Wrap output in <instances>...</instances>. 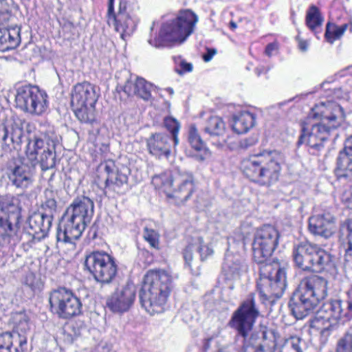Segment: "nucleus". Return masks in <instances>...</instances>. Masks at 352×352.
<instances>
[{"instance_id": "412c9836", "label": "nucleus", "mask_w": 352, "mask_h": 352, "mask_svg": "<svg viewBox=\"0 0 352 352\" xmlns=\"http://www.w3.org/2000/svg\"><path fill=\"white\" fill-rule=\"evenodd\" d=\"M149 153L156 157L168 158L173 146V140L166 133H155L152 134L146 141Z\"/></svg>"}, {"instance_id": "7c9ffc66", "label": "nucleus", "mask_w": 352, "mask_h": 352, "mask_svg": "<svg viewBox=\"0 0 352 352\" xmlns=\"http://www.w3.org/2000/svg\"><path fill=\"white\" fill-rule=\"evenodd\" d=\"M310 256L311 261L308 271L320 272L329 265L331 262V254L315 243H314L313 251Z\"/></svg>"}, {"instance_id": "052dcab7", "label": "nucleus", "mask_w": 352, "mask_h": 352, "mask_svg": "<svg viewBox=\"0 0 352 352\" xmlns=\"http://www.w3.org/2000/svg\"><path fill=\"white\" fill-rule=\"evenodd\" d=\"M10 13H0V28H3L2 27L4 26L10 21Z\"/></svg>"}, {"instance_id": "4468645a", "label": "nucleus", "mask_w": 352, "mask_h": 352, "mask_svg": "<svg viewBox=\"0 0 352 352\" xmlns=\"http://www.w3.org/2000/svg\"><path fill=\"white\" fill-rule=\"evenodd\" d=\"M253 296L254 294H251L250 298L244 301L235 311L230 322V325L236 329L239 334L243 338L248 336L258 316Z\"/></svg>"}, {"instance_id": "37998d69", "label": "nucleus", "mask_w": 352, "mask_h": 352, "mask_svg": "<svg viewBox=\"0 0 352 352\" xmlns=\"http://www.w3.org/2000/svg\"><path fill=\"white\" fill-rule=\"evenodd\" d=\"M38 156L39 157L38 163L40 164L43 170H47L55 167L56 162V149L50 151V149L47 148L46 153Z\"/></svg>"}, {"instance_id": "e2e57ef3", "label": "nucleus", "mask_w": 352, "mask_h": 352, "mask_svg": "<svg viewBox=\"0 0 352 352\" xmlns=\"http://www.w3.org/2000/svg\"><path fill=\"white\" fill-rule=\"evenodd\" d=\"M226 267H230V266L229 265V260H228V257L226 258V261L223 264V268H226Z\"/></svg>"}, {"instance_id": "0eeeda50", "label": "nucleus", "mask_w": 352, "mask_h": 352, "mask_svg": "<svg viewBox=\"0 0 352 352\" xmlns=\"http://www.w3.org/2000/svg\"><path fill=\"white\" fill-rule=\"evenodd\" d=\"M19 199L6 195L0 199V246L15 244L19 241L21 207Z\"/></svg>"}, {"instance_id": "6e6552de", "label": "nucleus", "mask_w": 352, "mask_h": 352, "mask_svg": "<svg viewBox=\"0 0 352 352\" xmlns=\"http://www.w3.org/2000/svg\"><path fill=\"white\" fill-rule=\"evenodd\" d=\"M98 96L97 87L89 82L78 83L74 87L71 105L81 122L93 124L96 121L95 104Z\"/></svg>"}, {"instance_id": "9b49d317", "label": "nucleus", "mask_w": 352, "mask_h": 352, "mask_svg": "<svg viewBox=\"0 0 352 352\" xmlns=\"http://www.w3.org/2000/svg\"><path fill=\"white\" fill-rule=\"evenodd\" d=\"M49 302L52 311L61 318H70L81 312L80 300L70 290L65 287L52 292Z\"/></svg>"}, {"instance_id": "680f3d73", "label": "nucleus", "mask_w": 352, "mask_h": 352, "mask_svg": "<svg viewBox=\"0 0 352 352\" xmlns=\"http://www.w3.org/2000/svg\"><path fill=\"white\" fill-rule=\"evenodd\" d=\"M216 54V50L214 49H208L207 54H204L203 58L204 61L208 62L210 61L212 56Z\"/></svg>"}, {"instance_id": "79ce46f5", "label": "nucleus", "mask_w": 352, "mask_h": 352, "mask_svg": "<svg viewBox=\"0 0 352 352\" xmlns=\"http://www.w3.org/2000/svg\"><path fill=\"white\" fill-rule=\"evenodd\" d=\"M340 237L347 240V248L345 249V256L347 260L352 257V220L343 223L340 229Z\"/></svg>"}, {"instance_id": "f3484780", "label": "nucleus", "mask_w": 352, "mask_h": 352, "mask_svg": "<svg viewBox=\"0 0 352 352\" xmlns=\"http://www.w3.org/2000/svg\"><path fill=\"white\" fill-rule=\"evenodd\" d=\"M58 142V140L56 135L52 131L34 137L32 140L29 141L27 145L25 151L27 160L36 165L38 163V155H43V153L47 152V148H50V151L56 149Z\"/></svg>"}, {"instance_id": "ddd939ff", "label": "nucleus", "mask_w": 352, "mask_h": 352, "mask_svg": "<svg viewBox=\"0 0 352 352\" xmlns=\"http://www.w3.org/2000/svg\"><path fill=\"white\" fill-rule=\"evenodd\" d=\"M114 0H109L107 10V23L109 26H113L115 30L120 34L122 39L125 40L130 36L135 30L136 22L127 12V2L120 0L118 11H114Z\"/></svg>"}, {"instance_id": "a211bd4d", "label": "nucleus", "mask_w": 352, "mask_h": 352, "mask_svg": "<svg viewBox=\"0 0 352 352\" xmlns=\"http://www.w3.org/2000/svg\"><path fill=\"white\" fill-rule=\"evenodd\" d=\"M27 161L24 158L19 164L7 169L8 178L16 188L25 190L33 184L36 164Z\"/></svg>"}, {"instance_id": "f704fd0d", "label": "nucleus", "mask_w": 352, "mask_h": 352, "mask_svg": "<svg viewBox=\"0 0 352 352\" xmlns=\"http://www.w3.org/2000/svg\"><path fill=\"white\" fill-rule=\"evenodd\" d=\"M118 272V266L116 261L101 267L98 272H96L92 275L94 279L101 283H110L116 277Z\"/></svg>"}, {"instance_id": "423d86ee", "label": "nucleus", "mask_w": 352, "mask_h": 352, "mask_svg": "<svg viewBox=\"0 0 352 352\" xmlns=\"http://www.w3.org/2000/svg\"><path fill=\"white\" fill-rule=\"evenodd\" d=\"M152 184L168 197L175 199L178 204L186 201L194 189L192 174L179 170H167L155 175L152 178Z\"/></svg>"}, {"instance_id": "e433bc0d", "label": "nucleus", "mask_w": 352, "mask_h": 352, "mask_svg": "<svg viewBox=\"0 0 352 352\" xmlns=\"http://www.w3.org/2000/svg\"><path fill=\"white\" fill-rule=\"evenodd\" d=\"M226 130L225 123L218 116H212L206 122L204 131L210 136H221Z\"/></svg>"}, {"instance_id": "72a5a7b5", "label": "nucleus", "mask_w": 352, "mask_h": 352, "mask_svg": "<svg viewBox=\"0 0 352 352\" xmlns=\"http://www.w3.org/2000/svg\"><path fill=\"white\" fill-rule=\"evenodd\" d=\"M337 175L339 178L352 176V155L340 151L337 158Z\"/></svg>"}, {"instance_id": "393cba45", "label": "nucleus", "mask_w": 352, "mask_h": 352, "mask_svg": "<svg viewBox=\"0 0 352 352\" xmlns=\"http://www.w3.org/2000/svg\"><path fill=\"white\" fill-rule=\"evenodd\" d=\"M26 346L25 335L15 331L0 333V352H25Z\"/></svg>"}, {"instance_id": "4be33fe9", "label": "nucleus", "mask_w": 352, "mask_h": 352, "mask_svg": "<svg viewBox=\"0 0 352 352\" xmlns=\"http://www.w3.org/2000/svg\"><path fill=\"white\" fill-rule=\"evenodd\" d=\"M52 221L41 212H34L28 219L26 230L34 239H43L47 236Z\"/></svg>"}, {"instance_id": "b1692460", "label": "nucleus", "mask_w": 352, "mask_h": 352, "mask_svg": "<svg viewBox=\"0 0 352 352\" xmlns=\"http://www.w3.org/2000/svg\"><path fill=\"white\" fill-rule=\"evenodd\" d=\"M253 259L258 265L259 277L256 280V289L259 293L261 300H264V281L263 278L262 265L264 262V234L262 230H258L252 243Z\"/></svg>"}, {"instance_id": "1a4fd4ad", "label": "nucleus", "mask_w": 352, "mask_h": 352, "mask_svg": "<svg viewBox=\"0 0 352 352\" xmlns=\"http://www.w3.org/2000/svg\"><path fill=\"white\" fill-rule=\"evenodd\" d=\"M352 318V300L342 302L340 300H334L322 305L317 312L312 327L319 328V323L324 325L320 333L323 336H328L329 331L336 328L339 320Z\"/></svg>"}, {"instance_id": "4d7b16f0", "label": "nucleus", "mask_w": 352, "mask_h": 352, "mask_svg": "<svg viewBox=\"0 0 352 352\" xmlns=\"http://www.w3.org/2000/svg\"><path fill=\"white\" fill-rule=\"evenodd\" d=\"M341 151L352 155V135L346 139L344 148Z\"/></svg>"}, {"instance_id": "cd10ccee", "label": "nucleus", "mask_w": 352, "mask_h": 352, "mask_svg": "<svg viewBox=\"0 0 352 352\" xmlns=\"http://www.w3.org/2000/svg\"><path fill=\"white\" fill-rule=\"evenodd\" d=\"M314 243L304 241L294 244L293 248V258L296 265L304 271L309 270L311 253Z\"/></svg>"}, {"instance_id": "13d9d810", "label": "nucleus", "mask_w": 352, "mask_h": 352, "mask_svg": "<svg viewBox=\"0 0 352 352\" xmlns=\"http://www.w3.org/2000/svg\"><path fill=\"white\" fill-rule=\"evenodd\" d=\"M296 40L298 41V49L302 52H307L309 46L308 41L302 39L299 36H296Z\"/></svg>"}, {"instance_id": "a18cd8bd", "label": "nucleus", "mask_w": 352, "mask_h": 352, "mask_svg": "<svg viewBox=\"0 0 352 352\" xmlns=\"http://www.w3.org/2000/svg\"><path fill=\"white\" fill-rule=\"evenodd\" d=\"M136 95L144 100H148L151 98V91L153 89V84L146 81L143 78L138 77Z\"/></svg>"}, {"instance_id": "f8f14e48", "label": "nucleus", "mask_w": 352, "mask_h": 352, "mask_svg": "<svg viewBox=\"0 0 352 352\" xmlns=\"http://www.w3.org/2000/svg\"><path fill=\"white\" fill-rule=\"evenodd\" d=\"M265 300L279 298L287 287V273L277 259H265Z\"/></svg>"}, {"instance_id": "4c0bfd02", "label": "nucleus", "mask_w": 352, "mask_h": 352, "mask_svg": "<svg viewBox=\"0 0 352 352\" xmlns=\"http://www.w3.org/2000/svg\"><path fill=\"white\" fill-rule=\"evenodd\" d=\"M305 21L307 27L313 32L321 27L323 18L316 6H311L307 11Z\"/></svg>"}, {"instance_id": "f257e3e1", "label": "nucleus", "mask_w": 352, "mask_h": 352, "mask_svg": "<svg viewBox=\"0 0 352 352\" xmlns=\"http://www.w3.org/2000/svg\"><path fill=\"white\" fill-rule=\"evenodd\" d=\"M311 117L320 118L318 123L311 122L310 118L302 124L298 146L305 144L312 148L320 149L332 129H336L344 120L342 108L335 102H321L311 109Z\"/></svg>"}, {"instance_id": "c9c22d12", "label": "nucleus", "mask_w": 352, "mask_h": 352, "mask_svg": "<svg viewBox=\"0 0 352 352\" xmlns=\"http://www.w3.org/2000/svg\"><path fill=\"white\" fill-rule=\"evenodd\" d=\"M45 200L41 204V213L54 219L57 212V193L52 190L46 189L44 192Z\"/></svg>"}, {"instance_id": "338daca9", "label": "nucleus", "mask_w": 352, "mask_h": 352, "mask_svg": "<svg viewBox=\"0 0 352 352\" xmlns=\"http://www.w3.org/2000/svg\"><path fill=\"white\" fill-rule=\"evenodd\" d=\"M254 352H264L263 346L260 345L258 349H255Z\"/></svg>"}, {"instance_id": "aec40b11", "label": "nucleus", "mask_w": 352, "mask_h": 352, "mask_svg": "<svg viewBox=\"0 0 352 352\" xmlns=\"http://www.w3.org/2000/svg\"><path fill=\"white\" fill-rule=\"evenodd\" d=\"M23 136V130L20 124L6 120L0 122V144L5 152H10L20 145Z\"/></svg>"}, {"instance_id": "a878e982", "label": "nucleus", "mask_w": 352, "mask_h": 352, "mask_svg": "<svg viewBox=\"0 0 352 352\" xmlns=\"http://www.w3.org/2000/svg\"><path fill=\"white\" fill-rule=\"evenodd\" d=\"M264 155L262 152L251 155L242 162L245 175L254 182H258L264 173Z\"/></svg>"}, {"instance_id": "de8ad7c7", "label": "nucleus", "mask_w": 352, "mask_h": 352, "mask_svg": "<svg viewBox=\"0 0 352 352\" xmlns=\"http://www.w3.org/2000/svg\"><path fill=\"white\" fill-rule=\"evenodd\" d=\"M14 329L13 331L24 335V333L29 329V320L27 316L23 313H17L13 316Z\"/></svg>"}, {"instance_id": "6e6d98bb", "label": "nucleus", "mask_w": 352, "mask_h": 352, "mask_svg": "<svg viewBox=\"0 0 352 352\" xmlns=\"http://www.w3.org/2000/svg\"><path fill=\"white\" fill-rule=\"evenodd\" d=\"M270 333L272 335L273 340L269 341L267 344V347L270 352H276V339L278 337V333L274 332V331H270Z\"/></svg>"}, {"instance_id": "bb28decb", "label": "nucleus", "mask_w": 352, "mask_h": 352, "mask_svg": "<svg viewBox=\"0 0 352 352\" xmlns=\"http://www.w3.org/2000/svg\"><path fill=\"white\" fill-rule=\"evenodd\" d=\"M188 142L193 149L192 156L196 160L203 162L210 157V151L206 146L195 125H190L189 127Z\"/></svg>"}, {"instance_id": "774afa93", "label": "nucleus", "mask_w": 352, "mask_h": 352, "mask_svg": "<svg viewBox=\"0 0 352 352\" xmlns=\"http://www.w3.org/2000/svg\"><path fill=\"white\" fill-rule=\"evenodd\" d=\"M349 294H350V300H352V289H351Z\"/></svg>"}, {"instance_id": "20e7f679", "label": "nucleus", "mask_w": 352, "mask_h": 352, "mask_svg": "<svg viewBox=\"0 0 352 352\" xmlns=\"http://www.w3.org/2000/svg\"><path fill=\"white\" fill-rule=\"evenodd\" d=\"M327 280L312 275L304 278L289 302L292 314L301 320L309 315L327 295Z\"/></svg>"}, {"instance_id": "c85d7f7f", "label": "nucleus", "mask_w": 352, "mask_h": 352, "mask_svg": "<svg viewBox=\"0 0 352 352\" xmlns=\"http://www.w3.org/2000/svg\"><path fill=\"white\" fill-rule=\"evenodd\" d=\"M21 40V28L19 26L0 28L1 52L15 49L19 45Z\"/></svg>"}, {"instance_id": "09e8293b", "label": "nucleus", "mask_w": 352, "mask_h": 352, "mask_svg": "<svg viewBox=\"0 0 352 352\" xmlns=\"http://www.w3.org/2000/svg\"><path fill=\"white\" fill-rule=\"evenodd\" d=\"M143 238L149 243L151 247L159 249L160 235L156 230L145 226L143 230Z\"/></svg>"}, {"instance_id": "2eb2a0df", "label": "nucleus", "mask_w": 352, "mask_h": 352, "mask_svg": "<svg viewBox=\"0 0 352 352\" xmlns=\"http://www.w3.org/2000/svg\"><path fill=\"white\" fill-rule=\"evenodd\" d=\"M98 171L107 175L105 189L118 194H122L127 190L129 170L123 168L118 170L112 160L101 162L98 166Z\"/></svg>"}, {"instance_id": "a19ab883", "label": "nucleus", "mask_w": 352, "mask_h": 352, "mask_svg": "<svg viewBox=\"0 0 352 352\" xmlns=\"http://www.w3.org/2000/svg\"><path fill=\"white\" fill-rule=\"evenodd\" d=\"M349 25L344 23L341 26H338L335 24L328 23L326 28L325 38L329 43H333L336 39L340 38L346 30Z\"/></svg>"}, {"instance_id": "603ef678", "label": "nucleus", "mask_w": 352, "mask_h": 352, "mask_svg": "<svg viewBox=\"0 0 352 352\" xmlns=\"http://www.w3.org/2000/svg\"><path fill=\"white\" fill-rule=\"evenodd\" d=\"M258 142V138L256 136L250 137L248 138H245L241 140L239 143V146L241 148L246 149L253 145H254Z\"/></svg>"}, {"instance_id": "3c124183", "label": "nucleus", "mask_w": 352, "mask_h": 352, "mask_svg": "<svg viewBox=\"0 0 352 352\" xmlns=\"http://www.w3.org/2000/svg\"><path fill=\"white\" fill-rule=\"evenodd\" d=\"M138 77L135 80L130 79L127 80L123 86L122 91L128 96L136 95L138 87Z\"/></svg>"}, {"instance_id": "ea45409f", "label": "nucleus", "mask_w": 352, "mask_h": 352, "mask_svg": "<svg viewBox=\"0 0 352 352\" xmlns=\"http://www.w3.org/2000/svg\"><path fill=\"white\" fill-rule=\"evenodd\" d=\"M278 244V233L276 229L265 225V253H272Z\"/></svg>"}, {"instance_id": "49530a36", "label": "nucleus", "mask_w": 352, "mask_h": 352, "mask_svg": "<svg viewBox=\"0 0 352 352\" xmlns=\"http://www.w3.org/2000/svg\"><path fill=\"white\" fill-rule=\"evenodd\" d=\"M335 352H352V333L349 329L338 340Z\"/></svg>"}, {"instance_id": "5701e85b", "label": "nucleus", "mask_w": 352, "mask_h": 352, "mask_svg": "<svg viewBox=\"0 0 352 352\" xmlns=\"http://www.w3.org/2000/svg\"><path fill=\"white\" fill-rule=\"evenodd\" d=\"M309 229L312 234L327 239L336 231L335 219L330 213L312 216L309 219Z\"/></svg>"}, {"instance_id": "c03bdc74", "label": "nucleus", "mask_w": 352, "mask_h": 352, "mask_svg": "<svg viewBox=\"0 0 352 352\" xmlns=\"http://www.w3.org/2000/svg\"><path fill=\"white\" fill-rule=\"evenodd\" d=\"M164 124L166 129L171 133L170 138L173 140V146H176L179 144L178 133L180 129L179 122L172 117H167L164 118Z\"/></svg>"}, {"instance_id": "58836bf2", "label": "nucleus", "mask_w": 352, "mask_h": 352, "mask_svg": "<svg viewBox=\"0 0 352 352\" xmlns=\"http://www.w3.org/2000/svg\"><path fill=\"white\" fill-rule=\"evenodd\" d=\"M307 348L305 340L298 336H291L286 340L284 346L278 352H304Z\"/></svg>"}, {"instance_id": "9d476101", "label": "nucleus", "mask_w": 352, "mask_h": 352, "mask_svg": "<svg viewBox=\"0 0 352 352\" xmlns=\"http://www.w3.org/2000/svg\"><path fill=\"white\" fill-rule=\"evenodd\" d=\"M16 107L31 115L41 116L48 108L47 95L36 86L25 85L16 89Z\"/></svg>"}, {"instance_id": "473e14b6", "label": "nucleus", "mask_w": 352, "mask_h": 352, "mask_svg": "<svg viewBox=\"0 0 352 352\" xmlns=\"http://www.w3.org/2000/svg\"><path fill=\"white\" fill-rule=\"evenodd\" d=\"M255 117L248 111H241L233 116L232 126L238 134L247 133L254 124Z\"/></svg>"}, {"instance_id": "0e129e2a", "label": "nucleus", "mask_w": 352, "mask_h": 352, "mask_svg": "<svg viewBox=\"0 0 352 352\" xmlns=\"http://www.w3.org/2000/svg\"><path fill=\"white\" fill-rule=\"evenodd\" d=\"M230 27L231 29L234 30V29H235L236 28V24L234 22L231 21L230 23Z\"/></svg>"}, {"instance_id": "8fccbe9b", "label": "nucleus", "mask_w": 352, "mask_h": 352, "mask_svg": "<svg viewBox=\"0 0 352 352\" xmlns=\"http://www.w3.org/2000/svg\"><path fill=\"white\" fill-rule=\"evenodd\" d=\"M174 61L175 63V70L177 74L180 75L186 72H190L192 70V64L187 63L180 56L174 57Z\"/></svg>"}, {"instance_id": "dca6fc26", "label": "nucleus", "mask_w": 352, "mask_h": 352, "mask_svg": "<svg viewBox=\"0 0 352 352\" xmlns=\"http://www.w3.org/2000/svg\"><path fill=\"white\" fill-rule=\"evenodd\" d=\"M212 254V248L209 245L205 244L201 236L193 237L183 251L185 265L192 272L193 267L199 268L200 261H205Z\"/></svg>"}, {"instance_id": "bf43d9fd", "label": "nucleus", "mask_w": 352, "mask_h": 352, "mask_svg": "<svg viewBox=\"0 0 352 352\" xmlns=\"http://www.w3.org/2000/svg\"><path fill=\"white\" fill-rule=\"evenodd\" d=\"M0 13H10V6L8 0H0Z\"/></svg>"}, {"instance_id": "5fc2aeb1", "label": "nucleus", "mask_w": 352, "mask_h": 352, "mask_svg": "<svg viewBox=\"0 0 352 352\" xmlns=\"http://www.w3.org/2000/svg\"><path fill=\"white\" fill-rule=\"evenodd\" d=\"M342 201L350 209L351 202L352 203V188L346 190L341 196Z\"/></svg>"}, {"instance_id": "2f4dec72", "label": "nucleus", "mask_w": 352, "mask_h": 352, "mask_svg": "<svg viewBox=\"0 0 352 352\" xmlns=\"http://www.w3.org/2000/svg\"><path fill=\"white\" fill-rule=\"evenodd\" d=\"M114 260L113 256L105 252H93L86 256L85 266L90 274H93Z\"/></svg>"}, {"instance_id": "f03ea898", "label": "nucleus", "mask_w": 352, "mask_h": 352, "mask_svg": "<svg viewBox=\"0 0 352 352\" xmlns=\"http://www.w3.org/2000/svg\"><path fill=\"white\" fill-rule=\"evenodd\" d=\"M94 213V203L90 198L83 196L74 199L58 225L57 241L72 243L78 239L90 223Z\"/></svg>"}, {"instance_id": "864d4df0", "label": "nucleus", "mask_w": 352, "mask_h": 352, "mask_svg": "<svg viewBox=\"0 0 352 352\" xmlns=\"http://www.w3.org/2000/svg\"><path fill=\"white\" fill-rule=\"evenodd\" d=\"M278 51V45L277 42H272L269 43L265 47V55L272 56L277 54Z\"/></svg>"}, {"instance_id": "39448f33", "label": "nucleus", "mask_w": 352, "mask_h": 352, "mask_svg": "<svg viewBox=\"0 0 352 352\" xmlns=\"http://www.w3.org/2000/svg\"><path fill=\"white\" fill-rule=\"evenodd\" d=\"M197 21L198 17L193 12L181 11L175 19L163 23L158 36L149 38L148 42L157 48L181 44L193 32Z\"/></svg>"}, {"instance_id": "69168bd1", "label": "nucleus", "mask_w": 352, "mask_h": 352, "mask_svg": "<svg viewBox=\"0 0 352 352\" xmlns=\"http://www.w3.org/2000/svg\"><path fill=\"white\" fill-rule=\"evenodd\" d=\"M166 91L167 92H168L170 95H173V93H174L173 89L172 88H170V87H168V88H166Z\"/></svg>"}, {"instance_id": "c756f323", "label": "nucleus", "mask_w": 352, "mask_h": 352, "mask_svg": "<svg viewBox=\"0 0 352 352\" xmlns=\"http://www.w3.org/2000/svg\"><path fill=\"white\" fill-rule=\"evenodd\" d=\"M284 162L283 155L277 151H270L265 153V176L270 179V182L278 179L281 169V164Z\"/></svg>"}, {"instance_id": "7ed1b4c3", "label": "nucleus", "mask_w": 352, "mask_h": 352, "mask_svg": "<svg viewBox=\"0 0 352 352\" xmlns=\"http://www.w3.org/2000/svg\"><path fill=\"white\" fill-rule=\"evenodd\" d=\"M173 287L172 276L167 272L149 270L139 293L142 307L151 315L163 312Z\"/></svg>"}, {"instance_id": "6ab92c4d", "label": "nucleus", "mask_w": 352, "mask_h": 352, "mask_svg": "<svg viewBox=\"0 0 352 352\" xmlns=\"http://www.w3.org/2000/svg\"><path fill=\"white\" fill-rule=\"evenodd\" d=\"M136 297V287L128 283L118 289L107 300V305L114 313H124L132 307Z\"/></svg>"}]
</instances>
